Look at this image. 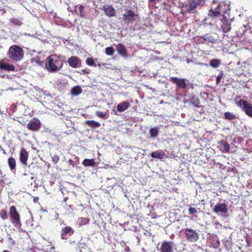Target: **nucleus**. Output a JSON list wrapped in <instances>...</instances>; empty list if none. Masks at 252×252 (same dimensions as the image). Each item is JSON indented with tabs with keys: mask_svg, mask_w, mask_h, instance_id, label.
<instances>
[{
	"mask_svg": "<svg viewBox=\"0 0 252 252\" xmlns=\"http://www.w3.org/2000/svg\"><path fill=\"white\" fill-rule=\"evenodd\" d=\"M45 68L50 72H55L60 70L63 67V61L59 56L51 55L46 60Z\"/></svg>",
	"mask_w": 252,
	"mask_h": 252,
	"instance_id": "obj_1",
	"label": "nucleus"
},
{
	"mask_svg": "<svg viewBox=\"0 0 252 252\" xmlns=\"http://www.w3.org/2000/svg\"><path fill=\"white\" fill-rule=\"evenodd\" d=\"M8 56L13 61H19L23 57V50L17 45H12L9 49Z\"/></svg>",
	"mask_w": 252,
	"mask_h": 252,
	"instance_id": "obj_2",
	"label": "nucleus"
},
{
	"mask_svg": "<svg viewBox=\"0 0 252 252\" xmlns=\"http://www.w3.org/2000/svg\"><path fill=\"white\" fill-rule=\"evenodd\" d=\"M123 16V21L127 24L136 22L139 19L138 14L131 9L126 10Z\"/></svg>",
	"mask_w": 252,
	"mask_h": 252,
	"instance_id": "obj_3",
	"label": "nucleus"
},
{
	"mask_svg": "<svg viewBox=\"0 0 252 252\" xmlns=\"http://www.w3.org/2000/svg\"><path fill=\"white\" fill-rule=\"evenodd\" d=\"M236 104L243 109L247 115L252 118V106L250 103L246 100L240 99L236 102Z\"/></svg>",
	"mask_w": 252,
	"mask_h": 252,
	"instance_id": "obj_4",
	"label": "nucleus"
},
{
	"mask_svg": "<svg viewBox=\"0 0 252 252\" xmlns=\"http://www.w3.org/2000/svg\"><path fill=\"white\" fill-rule=\"evenodd\" d=\"M9 214L11 222L14 224L15 226H18L20 225V216L15 206H11L10 208Z\"/></svg>",
	"mask_w": 252,
	"mask_h": 252,
	"instance_id": "obj_5",
	"label": "nucleus"
},
{
	"mask_svg": "<svg viewBox=\"0 0 252 252\" xmlns=\"http://www.w3.org/2000/svg\"><path fill=\"white\" fill-rule=\"evenodd\" d=\"M185 234L186 236L187 240L190 242H195L199 238L198 233L191 228H186L185 229Z\"/></svg>",
	"mask_w": 252,
	"mask_h": 252,
	"instance_id": "obj_6",
	"label": "nucleus"
},
{
	"mask_svg": "<svg viewBox=\"0 0 252 252\" xmlns=\"http://www.w3.org/2000/svg\"><path fill=\"white\" fill-rule=\"evenodd\" d=\"M225 7L227 6L223 2L220 3L216 8L213 9V7L211 8L208 15L212 18L219 17L220 16L221 12H223L222 7L224 8Z\"/></svg>",
	"mask_w": 252,
	"mask_h": 252,
	"instance_id": "obj_7",
	"label": "nucleus"
},
{
	"mask_svg": "<svg viewBox=\"0 0 252 252\" xmlns=\"http://www.w3.org/2000/svg\"><path fill=\"white\" fill-rule=\"evenodd\" d=\"M220 20L221 22V28L222 32L225 33L229 32L231 30V23L229 20L224 15H223Z\"/></svg>",
	"mask_w": 252,
	"mask_h": 252,
	"instance_id": "obj_8",
	"label": "nucleus"
},
{
	"mask_svg": "<svg viewBox=\"0 0 252 252\" xmlns=\"http://www.w3.org/2000/svg\"><path fill=\"white\" fill-rule=\"evenodd\" d=\"M173 243L171 241H164L159 249V252H173Z\"/></svg>",
	"mask_w": 252,
	"mask_h": 252,
	"instance_id": "obj_9",
	"label": "nucleus"
},
{
	"mask_svg": "<svg viewBox=\"0 0 252 252\" xmlns=\"http://www.w3.org/2000/svg\"><path fill=\"white\" fill-rule=\"evenodd\" d=\"M169 80L176 84L178 87L185 89L187 88V84L184 79L178 78L177 77H170Z\"/></svg>",
	"mask_w": 252,
	"mask_h": 252,
	"instance_id": "obj_10",
	"label": "nucleus"
},
{
	"mask_svg": "<svg viewBox=\"0 0 252 252\" xmlns=\"http://www.w3.org/2000/svg\"><path fill=\"white\" fill-rule=\"evenodd\" d=\"M67 63L72 68H77L80 65L81 61L78 57L71 56L68 59Z\"/></svg>",
	"mask_w": 252,
	"mask_h": 252,
	"instance_id": "obj_11",
	"label": "nucleus"
},
{
	"mask_svg": "<svg viewBox=\"0 0 252 252\" xmlns=\"http://www.w3.org/2000/svg\"><path fill=\"white\" fill-rule=\"evenodd\" d=\"M213 211L216 213H226L228 211L227 205L225 203H217L214 208Z\"/></svg>",
	"mask_w": 252,
	"mask_h": 252,
	"instance_id": "obj_12",
	"label": "nucleus"
},
{
	"mask_svg": "<svg viewBox=\"0 0 252 252\" xmlns=\"http://www.w3.org/2000/svg\"><path fill=\"white\" fill-rule=\"evenodd\" d=\"M105 15L109 17H112L116 15V10L112 5H105L102 8Z\"/></svg>",
	"mask_w": 252,
	"mask_h": 252,
	"instance_id": "obj_13",
	"label": "nucleus"
},
{
	"mask_svg": "<svg viewBox=\"0 0 252 252\" xmlns=\"http://www.w3.org/2000/svg\"><path fill=\"white\" fill-rule=\"evenodd\" d=\"M205 4V0H192L188 6V11L189 12H192L197 7V5L202 6Z\"/></svg>",
	"mask_w": 252,
	"mask_h": 252,
	"instance_id": "obj_14",
	"label": "nucleus"
},
{
	"mask_svg": "<svg viewBox=\"0 0 252 252\" xmlns=\"http://www.w3.org/2000/svg\"><path fill=\"white\" fill-rule=\"evenodd\" d=\"M130 106V104L128 101H123L117 105V110L119 112H123L127 110Z\"/></svg>",
	"mask_w": 252,
	"mask_h": 252,
	"instance_id": "obj_15",
	"label": "nucleus"
},
{
	"mask_svg": "<svg viewBox=\"0 0 252 252\" xmlns=\"http://www.w3.org/2000/svg\"><path fill=\"white\" fill-rule=\"evenodd\" d=\"M116 50L118 54L122 57L125 58L127 57V50L123 44L121 43L117 44L116 46Z\"/></svg>",
	"mask_w": 252,
	"mask_h": 252,
	"instance_id": "obj_16",
	"label": "nucleus"
},
{
	"mask_svg": "<svg viewBox=\"0 0 252 252\" xmlns=\"http://www.w3.org/2000/svg\"><path fill=\"white\" fill-rule=\"evenodd\" d=\"M28 154L25 150L22 149L20 152V159L21 162L25 165L27 164L28 159Z\"/></svg>",
	"mask_w": 252,
	"mask_h": 252,
	"instance_id": "obj_17",
	"label": "nucleus"
},
{
	"mask_svg": "<svg viewBox=\"0 0 252 252\" xmlns=\"http://www.w3.org/2000/svg\"><path fill=\"white\" fill-rule=\"evenodd\" d=\"M0 69L8 71H14L15 70V67L13 65H10L7 63L1 62L0 63Z\"/></svg>",
	"mask_w": 252,
	"mask_h": 252,
	"instance_id": "obj_18",
	"label": "nucleus"
},
{
	"mask_svg": "<svg viewBox=\"0 0 252 252\" xmlns=\"http://www.w3.org/2000/svg\"><path fill=\"white\" fill-rule=\"evenodd\" d=\"M90 220L88 217H79L77 220V223L79 226H81L88 224L90 223Z\"/></svg>",
	"mask_w": 252,
	"mask_h": 252,
	"instance_id": "obj_19",
	"label": "nucleus"
},
{
	"mask_svg": "<svg viewBox=\"0 0 252 252\" xmlns=\"http://www.w3.org/2000/svg\"><path fill=\"white\" fill-rule=\"evenodd\" d=\"M74 233V230L69 226H66L63 228L62 230L61 235L62 239H65V237L67 234H71Z\"/></svg>",
	"mask_w": 252,
	"mask_h": 252,
	"instance_id": "obj_20",
	"label": "nucleus"
},
{
	"mask_svg": "<svg viewBox=\"0 0 252 252\" xmlns=\"http://www.w3.org/2000/svg\"><path fill=\"white\" fill-rule=\"evenodd\" d=\"M152 158L162 159L164 158V153L162 151H156L153 152L151 154Z\"/></svg>",
	"mask_w": 252,
	"mask_h": 252,
	"instance_id": "obj_21",
	"label": "nucleus"
},
{
	"mask_svg": "<svg viewBox=\"0 0 252 252\" xmlns=\"http://www.w3.org/2000/svg\"><path fill=\"white\" fill-rule=\"evenodd\" d=\"M34 62L37 65L43 66L44 65V60L43 57L36 56L32 59V62Z\"/></svg>",
	"mask_w": 252,
	"mask_h": 252,
	"instance_id": "obj_22",
	"label": "nucleus"
},
{
	"mask_svg": "<svg viewBox=\"0 0 252 252\" xmlns=\"http://www.w3.org/2000/svg\"><path fill=\"white\" fill-rule=\"evenodd\" d=\"M41 127V123L38 119L34 118L32 119V130H38Z\"/></svg>",
	"mask_w": 252,
	"mask_h": 252,
	"instance_id": "obj_23",
	"label": "nucleus"
},
{
	"mask_svg": "<svg viewBox=\"0 0 252 252\" xmlns=\"http://www.w3.org/2000/svg\"><path fill=\"white\" fill-rule=\"evenodd\" d=\"M85 166H94L95 165V161L94 158L85 159L82 162Z\"/></svg>",
	"mask_w": 252,
	"mask_h": 252,
	"instance_id": "obj_24",
	"label": "nucleus"
},
{
	"mask_svg": "<svg viewBox=\"0 0 252 252\" xmlns=\"http://www.w3.org/2000/svg\"><path fill=\"white\" fill-rule=\"evenodd\" d=\"M82 92L81 88L79 86H76L72 88L71 90V93L73 95H78Z\"/></svg>",
	"mask_w": 252,
	"mask_h": 252,
	"instance_id": "obj_25",
	"label": "nucleus"
},
{
	"mask_svg": "<svg viewBox=\"0 0 252 252\" xmlns=\"http://www.w3.org/2000/svg\"><path fill=\"white\" fill-rule=\"evenodd\" d=\"M86 124L88 126L93 128L98 127L100 126V124L99 123L94 121V120H88L86 122Z\"/></svg>",
	"mask_w": 252,
	"mask_h": 252,
	"instance_id": "obj_26",
	"label": "nucleus"
},
{
	"mask_svg": "<svg viewBox=\"0 0 252 252\" xmlns=\"http://www.w3.org/2000/svg\"><path fill=\"white\" fill-rule=\"evenodd\" d=\"M221 63V62L218 59H213L210 62V65L213 68H217L219 67Z\"/></svg>",
	"mask_w": 252,
	"mask_h": 252,
	"instance_id": "obj_27",
	"label": "nucleus"
},
{
	"mask_svg": "<svg viewBox=\"0 0 252 252\" xmlns=\"http://www.w3.org/2000/svg\"><path fill=\"white\" fill-rule=\"evenodd\" d=\"M8 164L11 170L14 169L16 167V160L15 159L11 157L8 159Z\"/></svg>",
	"mask_w": 252,
	"mask_h": 252,
	"instance_id": "obj_28",
	"label": "nucleus"
},
{
	"mask_svg": "<svg viewBox=\"0 0 252 252\" xmlns=\"http://www.w3.org/2000/svg\"><path fill=\"white\" fill-rule=\"evenodd\" d=\"M224 116L225 119L228 120H232L237 118V117L235 115H234L229 112H225L224 114Z\"/></svg>",
	"mask_w": 252,
	"mask_h": 252,
	"instance_id": "obj_29",
	"label": "nucleus"
},
{
	"mask_svg": "<svg viewBox=\"0 0 252 252\" xmlns=\"http://www.w3.org/2000/svg\"><path fill=\"white\" fill-rule=\"evenodd\" d=\"M221 146L222 147L223 150L225 152H229L230 150V146L226 141H222L221 143Z\"/></svg>",
	"mask_w": 252,
	"mask_h": 252,
	"instance_id": "obj_30",
	"label": "nucleus"
},
{
	"mask_svg": "<svg viewBox=\"0 0 252 252\" xmlns=\"http://www.w3.org/2000/svg\"><path fill=\"white\" fill-rule=\"evenodd\" d=\"M150 136L152 137H156L158 135V129L157 127L151 128L150 130Z\"/></svg>",
	"mask_w": 252,
	"mask_h": 252,
	"instance_id": "obj_31",
	"label": "nucleus"
},
{
	"mask_svg": "<svg viewBox=\"0 0 252 252\" xmlns=\"http://www.w3.org/2000/svg\"><path fill=\"white\" fill-rule=\"evenodd\" d=\"M105 53L106 55L112 56L114 53V49L112 47H108L105 48Z\"/></svg>",
	"mask_w": 252,
	"mask_h": 252,
	"instance_id": "obj_32",
	"label": "nucleus"
},
{
	"mask_svg": "<svg viewBox=\"0 0 252 252\" xmlns=\"http://www.w3.org/2000/svg\"><path fill=\"white\" fill-rule=\"evenodd\" d=\"M85 7L83 5H80L79 7V15L80 17L84 18L86 16V12L85 11Z\"/></svg>",
	"mask_w": 252,
	"mask_h": 252,
	"instance_id": "obj_33",
	"label": "nucleus"
},
{
	"mask_svg": "<svg viewBox=\"0 0 252 252\" xmlns=\"http://www.w3.org/2000/svg\"><path fill=\"white\" fill-rule=\"evenodd\" d=\"M0 217L3 220H6L8 218V214L7 211L5 210H1L0 211Z\"/></svg>",
	"mask_w": 252,
	"mask_h": 252,
	"instance_id": "obj_34",
	"label": "nucleus"
},
{
	"mask_svg": "<svg viewBox=\"0 0 252 252\" xmlns=\"http://www.w3.org/2000/svg\"><path fill=\"white\" fill-rule=\"evenodd\" d=\"M86 63L89 66H96V64H94V59L92 58H88L86 60Z\"/></svg>",
	"mask_w": 252,
	"mask_h": 252,
	"instance_id": "obj_35",
	"label": "nucleus"
},
{
	"mask_svg": "<svg viewBox=\"0 0 252 252\" xmlns=\"http://www.w3.org/2000/svg\"><path fill=\"white\" fill-rule=\"evenodd\" d=\"M10 21L13 24L15 25L20 26L22 24V21L17 18L11 19Z\"/></svg>",
	"mask_w": 252,
	"mask_h": 252,
	"instance_id": "obj_36",
	"label": "nucleus"
},
{
	"mask_svg": "<svg viewBox=\"0 0 252 252\" xmlns=\"http://www.w3.org/2000/svg\"><path fill=\"white\" fill-rule=\"evenodd\" d=\"M59 157L57 155H54L52 157V161L54 162V164H56L59 161Z\"/></svg>",
	"mask_w": 252,
	"mask_h": 252,
	"instance_id": "obj_37",
	"label": "nucleus"
},
{
	"mask_svg": "<svg viewBox=\"0 0 252 252\" xmlns=\"http://www.w3.org/2000/svg\"><path fill=\"white\" fill-rule=\"evenodd\" d=\"M189 214H192V215H194L197 213L196 209L193 207H190L189 209Z\"/></svg>",
	"mask_w": 252,
	"mask_h": 252,
	"instance_id": "obj_38",
	"label": "nucleus"
},
{
	"mask_svg": "<svg viewBox=\"0 0 252 252\" xmlns=\"http://www.w3.org/2000/svg\"><path fill=\"white\" fill-rule=\"evenodd\" d=\"M223 75V73L222 72H221L217 76V79H216V83L217 84H219L220 83V80H221V78H222Z\"/></svg>",
	"mask_w": 252,
	"mask_h": 252,
	"instance_id": "obj_39",
	"label": "nucleus"
},
{
	"mask_svg": "<svg viewBox=\"0 0 252 252\" xmlns=\"http://www.w3.org/2000/svg\"><path fill=\"white\" fill-rule=\"evenodd\" d=\"M96 115L101 118H103L105 117L106 114L102 112L97 111L95 113Z\"/></svg>",
	"mask_w": 252,
	"mask_h": 252,
	"instance_id": "obj_40",
	"label": "nucleus"
},
{
	"mask_svg": "<svg viewBox=\"0 0 252 252\" xmlns=\"http://www.w3.org/2000/svg\"><path fill=\"white\" fill-rule=\"evenodd\" d=\"M80 73L82 74H89V73H90V70L88 69H82V70H81Z\"/></svg>",
	"mask_w": 252,
	"mask_h": 252,
	"instance_id": "obj_41",
	"label": "nucleus"
},
{
	"mask_svg": "<svg viewBox=\"0 0 252 252\" xmlns=\"http://www.w3.org/2000/svg\"><path fill=\"white\" fill-rule=\"evenodd\" d=\"M28 127L29 129L32 130V121H30L28 124Z\"/></svg>",
	"mask_w": 252,
	"mask_h": 252,
	"instance_id": "obj_42",
	"label": "nucleus"
},
{
	"mask_svg": "<svg viewBox=\"0 0 252 252\" xmlns=\"http://www.w3.org/2000/svg\"><path fill=\"white\" fill-rule=\"evenodd\" d=\"M38 200H39V198H38V197H34V198H33V201H34L35 203L37 202H38Z\"/></svg>",
	"mask_w": 252,
	"mask_h": 252,
	"instance_id": "obj_43",
	"label": "nucleus"
},
{
	"mask_svg": "<svg viewBox=\"0 0 252 252\" xmlns=\"http://www.w3.org/2000/svg\"><path fill=\"white\" fill-rule=\"evenodd\" d=\"M215 224L216 225H219V224H220L219 221L218 220H216V221H215Z\"/></svg>",
	"mask_w": 252,
	"mask_h": 252,
	"instance_id": "obj_44",
	"label": "nucleus"
},
{
	"mask_svg": "<svg viewBox=\"0 0 252 252\" xmlns=\"http://www.w3.org/2000/svg\"><path fill=\"white\" fill-rule=\"evenodd\" d=\"M0 148L1 149V151H3V153H4V154H5V151H4V150L2 148L1 146H0Z\"/></svg>",
	"mask_w": 252,
	"mask_h": 252,
	"instance_id": "obj_45",
	"label": "nucleus"
},
{
	"mask_svg": "<svg viewBox=\"0 0 252 252\" xmlns=\"http://www.w3.org/2000/svg\"><path fill=\"white\" fill-rule=\"evenodd\" d=\"M67 199H68V198H67V197H65V198H64V200H63V201H64V202H65L67 201Z\"/></svg>",
	"mask_w": 252,
	"mask_h": 252,
	"instance_id": "obj_46",
	"label": "nucleus"
},
{
	"mask_svg": "<svg viewBox=\"0 0 252 252\" xmlns=\"http://www.w3.org/2000/svg\"><path fill=\"white\" fill-rule=\"evenodd\" d=\"M198 103H196V102H193V104H194V105H196V106H198Z\"/></svg>",
	"mask_w": 252,
	"mask_h": 252,
	"instance_id": "obj_47",
	"label": "nucleus"
},
{
	"mask_svg": "<svg viewBox=\"0 0 252 252\" xmlns=\"http://www.w3.org/2000/svg\"><path fill=\"white\" fill-rule=\"evenodd\" d=\"M3 252H9L7 250H4V251H3Z\"/></svg>",
	"mask_w": 252,
	"mask_h": 252,
	"instance_id": "obj_48",
	"label": "nucleus"
},
{
	"mask_svg": "<svg viewBox=\"0 0 252 252\" xmlns=\"http://www.w3.org/2000/svg\"><path fill=\"white\" fill-rule=\"evenodd\" d=\"M156 0H149L150 1H155Z\"/></svg>",
	"mask_w": 252,
	"mask_h": 252,
	"instance_id": "obj_49",
	"label": "nucleus"
},
{
	"mask_svg": "<svg viewBox=\"0 0 252 252\" xmlns=\"http://www.w3.org/2000/svg\"><path fill=\"white\" fill-rule=\"evenodd\" d=\"M217 243H218V244L219 245L220 244V241H217Z\"/></svg>",
	"mask_w": 252,
	"mask_h": 252,
	"instance_id": "obj_50",
	"label": "nucleus"
},
{
	"mask_svg": "<svg viewBox=\"0 0 252 252\" xmlns=\"http://www.w3.org/2000/svg\"><path fill=\"white\" fill-rule=\"evenodd\" d=\"M251 234H252V233H251Z\"/></svg>",
	"mask_w": 252,
	"mask_h": 252,
	"instance_id": "obj_51",
	"label": "nucleus"
}]
</instances>
